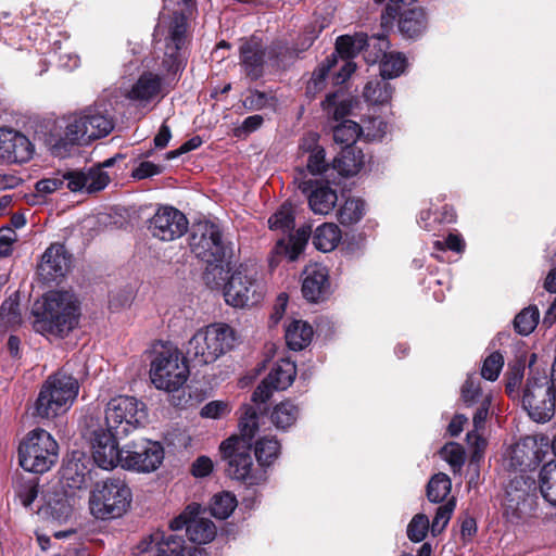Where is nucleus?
Returning a JSON list of instances; mask_svg holds the SVG:
<instances>
[{
    "label": "nucleus",
    "instance_id": "f257e3e1",
    "mask_svg": "<svg viewBox=\"0 0 556 556\" xmlns=\"http://www.w3.org/2000/svg\"><path fill=\"white\" fill-rule=\"evenodd\" d=\"M113 128V119L104 110L89 106L58 119L49 131L47 143L55 156L62 157L71 148L89 144L108 136Z\"/></svg>",
    "mask_w": 556,
    "mask_h": 556
},
{
    "label": "nucleus",
    "instance_id": "f03ea898",
    "mask_svg": "<svg viewBox=\"0 0 556 556\" xmlns=\"http://www.w3.org/2000/svg\"><path fill=\"white\" fill-rule=\"evenodd\" d=\"M240 435H232L220 444L223 459L227 462V473L230 478L243 481L248 485H257L267 479V471L258 465L254 467L251 441L257 429V413L251 405L242 407L239 421Z\"/></svg>",
    "mask_w": 556,
    "mask_h": 556
},
{
    "label": "nucleus",
    "instance_id": "7ed1b4c3",
    "mask_svg": "<svg viewBox=\"0 0 556 556\" xmlns=\"http://www.w3.org/2000/svg\"><path fill=\"white\" fill-rule=\"evenodd\" d=\"M238 340L239 336L231 326L213 323L198 329L189 339L187 354L198 364H212L231 351Z\"/></svg>",
    "mask_w": 556,
    "mask_h": 556
},
{
    "label": "nucleus",
    "instance_id": "20e7f679",
    "mask_svg": "<svg viewBox=\"0 0 556 556\" xmlns=\"http://www.w3.org/2000/svg\"><path fill=\"white\" fill-rule=\"evenodd\" d=\"M79 384L76 378L59 371L50 376L42 384L35 402V415L53 419L66 413L78 395Z\"/></svg>",
    "mask_w": 556,
    "mask_h": 556
},
{
    "label": "nucleus",
    "instance_id": "39448f33",
    "mask_svg": "<svg viewBox=\"0 0 556 556\" xmlns=\"http://www.w3.org/2000/svg\"><path fill=\"white\" fill-rule=\"evenodd\" d=\"M76 298L68 291H50L43 298L41 319L37 320L38 330L63 337L78 323Z\"/></svg>",
    "mask_w": 556,
    "mask_h": 556
},
{
    "label": "nucleus",
    "instance_id": "423d86ee",
    "mask_svg": "<svg viewBox=\"0 0 556 556\" xmlns=\"http://www.w3.org/2000/svg\"><path fill=\"white\" fill-rule=\"evenodd\" d=\"M132 494L127 483L119 478L97 482L89 495V509L101 520L122 517L129 508Z\"/></svg>",
    "mask_w": 556,
    "mask_h": 556
},
{
    "label": "nucleus",
    "instance_id": "0eeeda50",
    "mask_svg": "<svg viewBox=\"0 0 556 556\" xmlns=\"http://www.w3.org/2000/svg\"><path fill=\"white\" fill-rule=\"evenodd\" d=\"M189 377V367L178 348L162 344L154 351L150 366V379L159 390H179Z\"/></svg>",
    "mask_w": 556,
    "mask_h": 556
},
{
    "label": "nucleus",
    "instance_id": "6e6552de",
    "mask_svg": "<svg viewBox=\"0 0 556 556\" xmlns=\"http://www.w3.org/2000/svg\"><path fill=\"white\" fill-rule=\"evenodd\" d=\"M21 467L29 472L45 473L59 459V444L45 429L29 431L18 446Z\"/></svg>",
    "mask_w": 556,
    "mask_h": 556
},
{
    "label": "nucleus",
    "instance_id": "1a4fd4ad",
    "mask_svg": "<svg viewBox=\"0 0 556 556\" xmlns=\"http://www.w3.org/2000/svg\"><path fill=\"white\" fill-rule=\"evenodd\" d=\"M266 294V288L255 268L238 266L224 286L225 302L236 308H249L260 304Z\"/></svg>",
    "mask_w": 556,
    "mask_h": 556
},
{
    "label": "nucleus",
    "instance_id": "9d476101",
    "mask_svg": "<svg viewBox=\"0 0 556 556\" xmlns=\"http://www.w3.org/2000/svg\"><path fill=\"white\" fill-rule=\"evenodd\" d=\"M534 357L535 355H532V358ZM529 368L530 371L522 394V405L533 420L545 422L554 416L555 410L551 380L546 375V369L534 366L533 359L530 361Z\"/></svg>",
    "mask_w": 556,
    "mask_h": 556
},
{
    "label": "nucleus",
    "instance_id": "9b49d317",
    "mask_svg": "<svg viewBox=\"0 0 556 556\" xmlns=\"http://www.w3.org/2000/svg\"><path fill=\"white\" fill-rule=\"evenodd\" d=\"M106 430L126 437L142 427L147 420L146 405L134 396L118 395L111 399L104 409Z\"/></svg>",
    "mask_w": 556,
    "mask_h": 556
},
{
    "label": "nucleus",
    "instance_id": "f8f14e48",
    "mask_svg": "<svg viewBox=\"0 0 556 556\" xmlns=\"http://www.w3.org/2000/svg\"><path fill=\"white\" fill-rule=\"evenodd\" d=\"M187 21L182 12L174 11L173 15L161 13L154 30L155 39L164 41L165 51L163 65L167 71L178 68V53L186 41Z\"/></svg>",
    "mask_w": 556,
    "mask_h": 556
},
{
    "label": "nucleus",
    "instance_id": "ddd939ff",
    "mask_svg": "<svg viewBox=\"0 0 556 556\" xmlns=\"http://www.w3.org/2000/svg\"><path fill=\"white\" fill-rule=\"evenodd\" d=\"M164 459V448L159 442L141 440L123 447L121 467L137 472H152Z\"/></svg>",
    "mask_w": 556,
    "mask_h": 556
},
{
    "label": "nucleus",
    "instance_id": "4468645a",
    "mask_svg": "<svg viewBox=\"0 0 556 556\" xmlns=\"http://www.w3.org/2000/svg\"><path fill=\"white\" fill-rule=\"evenodd\" d=\"M190 248L204 262L219 261L226 256V247L219 227L211 222H200L192 227Z\"/></svg>",
    "mask_w": 556,
    "mask_h": 556
},
{
    "label": "nucleus",
    "instance_id": "2eb2a0df",
    "mask_svg": "<svg viewBox=\"0 0 556 556\" xmlns=\"http://www.w3.org/2000/svg\"><path fill=\"white\" fill-rule=\"evenodd\" d=\"M186 528L192 543L205 544L216 535V527L208 518L202 516L201 506L197 503L188 505L185 510L170 521L172 530Z\"/></svg>",
    "mask_w": 556,
    "mask_h": 556
},
{
    "label": "nucleus",
    "instance_id": "dca6fc26",
    "mask_svg": "<svg viewBox=\"0 0 556 556\" xmlns=\"http://www.w3.org/2000/svg\"><path fill=\"white\" fill-rule=\"evenodd\" d=\"M94 463L102 469H113L122 465L123 448H118L117 439L122 438L101 427L90 429L88 434Z\"/></svg>",
    "mask_w": 556,
    "mask_h": 556
},
{
    "label": "nucleus",
    "instance_id": "f3484780",
    "mask_svg": "<svg viewBox=\"0 0 556 556\" xmlns=\"http://www.w3.org/2000/svg\"><path fill=\"white\" fill-rule=\"evenodd\" d=\"M188 228L186 216L172 206H162L149 220V230L162 241H173L181 237Z\"/></svg>",
    "mask_w": 556,
    "mask_h": 556
},
{
    "label": "nucleus",
    "instance_id": "a211bd4d",
    "mask_svg": "<svg viewBox=\"0 0 556 556\" xmlns=\"http://www.w3.org/2000/svg\"><path fill=\"white\" fill-rule=\"evenodd\" d=\"M296 375V367L290 359H280L271 367L267 377L258 384L253 392L254 403H265L274 391L286 390L291 386Z\"/></svg>",
    "mask_w": 556,
    "mask_h": 556
},
{
    "label": "nucleus",
    "instance_id": "6ab92c4d",
    "mask_svg": "<svg viewBox=\"0 0 556 556\" xmlns=\"http://www.w3.org/2000/svg\"><path fill=\"white\" fill-rule=\"evenodd\" d=\"M34 154V146L22 132L0 127V161L9 164L26 163Z\"/></svg>",
    "mask_w": 556,
    "mask_h": 556
},
{
    "label": "nucleus",
    "instance_id": "aec40b11",
    "mask_svg": "<svg viewBox=\"0 0 556 556\" xmlns=\"http://www.w3.org/2000/svg\"><path fill=\"white\" fill-rule=\"evenodd\" d=\"M61 174L64 185L72 192L94 193L103 190L110 182V176L101 167L73 169Z\"/></svg>",
    "mask_w": 556,
    "mask_h": 556
},
{
    "label": "nucleus",
    "instance_id": "412c9836",
    "mask_svg": "<svg viewBox=\"0 0 556 556\" xmlns=\"http://www.w3.org/2000/svg\"><path fill=\"white\" fill-rule=\"evenodd\" d=\"M367 45L366 34H356L355 36H340L336 42V55L339 54L342 61L339 72L334 75L336 85L343 84L356 70L352 59L359 53Z\"/></svg>",
    "mask_w": 556,
    "mask_h": 556
},
{
    "label": "nucleus",
    "instance_id": "4be33fe9",
    "mask_svg": "<svg viewBox=\"0 0 556 556\" xmlns=\"http://www.w3.org/2000/svg\"><path fill=\"white\" fill-rule=\"evenodd\" d=\"M175 531L170 528L167 531H154L138 545L139 552L150 556H179L187 542Z\"/></svg>",
    "mask_w": 556,
    "mask_h": 556
},
{
    "label": "nucleus",
    "instance_id": "5701e85b",
    "mask_svg": "<svg viewBox=\"0 0 556 556\" xmlns=\"http://www.w3.org/2000/svg\"><path fill=\"white\" fill-rule=\"evenodd\" d=\"M70 268V257L64 245L51 244L41 257L38 275L45 282H54L63 278Z\"/></svg>",
    "mask_w": 556,
    "mask_h": 556
},
{
    "label": "nucleus",
    "instance_id": "b1692460",
    "mask_svg": "<svg viewBox=\"0 0 556 556\" xmlns=\"http://www.w3.org/2000/svg\"><path fill=\"white\" fill-rule=\"evenodd\" d=\"M329 274L321 264H309L303 271L302 293L309 302H319L329 294Z\"/></svg>",
    "mask_w": 556,
    "mask_h": 556
},
{
    "label": "nucleus",
    "instance_id": "393cba45",
    "mask_svg": "<svg viewBox=\"0 0 556 556\" xmlns=\"http://www.w3.org/2000/svg\"><path fill=\"white\" fill-rule=\"evenodd\" d=\"M162 88L163 79L160 75L144 72L129 88L124 89L123 94L128 100L144 105L159 98Z\"/></svg>",
    "mask_w": 556,
    "mask_h": 556
},
{
    "label": "nucleus",
    "instance_id": "a878e982",
    "mask_svg": "<svg viewBox=\"0 0 556 556\" xmlns=\"http://www.w3.org/2000/svg\"><path fill=\"white\" fill-rule=\"evenodd\" d=\"M265 55L266 52L262 42L255 38L247 40L241 45V64L248 76L253 79L262 76Z\"/></svg>",
    "mask_w": 556,
    "mask_h": 556
},
{
    "label": "nucleus",
    "instance_id": "bb28decb",
    "mask_svg": "<svg viewBox=\"0 0 556 556\" xmlns=\"http://www.w3.org/2000/svg\"><path fill=\"white\" fill-rule=\"evenodd\" d=\"M84 459L85 455L83 453L75 452L64 464L61 472V482L64 488L79 490L86 485L88 469Z\"/></svg>",
    "mask_w": 556,
    "mask_h": 556
},
{
    "label": "nucleus",
    "instance_id": "cd10ccee",
    "mask_svg": "<svg viewBox=\"0 0 556 556\" xmlns=\"http://www.w3.org/2000/svg\"><path fill=\"white\" fill-rule=\"evenodd\" d=\"M534 480L523 475L513 477L506 486L504 505L513 510H518L525 504L530 492L534 490Z\"/></svg>",
    "mask_w": 556,
    "mask_h": 556
},
{
    "label": "nucleus",
    "instance_id": "c85d7f7f",
    "mask_svg": "<svg viewBox=\"0 0 556 556\" xmlns=\"http://www.w3.org/2000/svg\"><path fill=\"white\" fill-rule=\"evenodd\" d=\"M311 236L309 227L299 228L295 233L291 235L288 240L280 239L278 240L274 253L276 255H283L289 261L293 262L298 260V257L304 251L308 238Z\"/></svg>",
    "mask_w": 556,
    "mask_h": 556
},
{
    "label": "nucleus",
    "instance_id": "c756f323",
    "mask_svg": "<svg viewBox=\"0 0 556 556\" xmlns=\"http://www.w3.org/2000/svg\"><path fill=\"white\" fill-rule=\"evenodd\" d=\"M365 165V155L356 147L343 148L333 160V168L342 176H354Z\"/></svg>",
    "mask_w": 556,
    "mask_h": 556
},
{
    "label": "nucleus",
    "instance_id": "7c9ffc66",
    "mask_svg": "<svg viewBox=\"0 0 556 556\" xmlns=\"http://www.w3.org/2000/svg\"><path fill=\"white\" fill-rule=\"evenodd\" d=\"M490 399L486 396L473 415V430L467 433V443L473 448V458L480 457L486 441L479 433L484 428L489 415Z\"/></svg>",
    "mask_w": 556,
    "mask_h": 556
},
{
    "label": "nucleus",
    "instance_id": "2f4dec72",
    "mask_svg": "<svg viewBox=\"0 0 556 556\" xmlns=\"http://www.w3.org/2000/svg\"><path fill=\"white\" fill-rule=\"evenodd\" d=\"M341 239L340 228L333 223H325L315 229L313 244L321 252H331L338 247Z\"/></svg>",
    "mask_w": 556,
    "mask_h": 556
},
{
    "label": "nucleus",
    "instance_id": "473e14b6",
    "mask_svg": "<svg viewBox=\"0 0 556 556\" xmlns=\"http://www.w3.org/2000/svg\"><path fill=\"white\" fill-rule=\"evenodd\" d=\"M427 27V17L422 9H412L404 12L399 21L400 31L408 38L421 35Z\"/></svg>",
    "mask_w": 556,
    "mask_h": 556
},
{
    "label": "nucleus",
    "instance_id": "72a5a7b5",
    "mask_svg": "<svg viewBox=\"0 0 556 556\" xmlns=\"http://www.w3.org/2000/svg\"><path fill=\"white\" fill-rule=\"evenodd\" d=\"M313 337V328L303 320H293L286 329V341L290 349L296 351L307 346Z\"/></svg>",
    "mask_w": 556,
    "mask_h": 556
},
{
    "label": "nucleus",
    "instance_id": "f704fd0d",
    "mask_svg": "<svg viewBox=\"0 0 556 556\" xmlns=\"http://www.w3.org/2000/svg\"><path fill=\"white\" fill-rule=\"evenodd\" d=\"M254 453L258 466L266 470L278 458L280 443L274 437H263L256 441Z\"/></svg>",
    "mask_w": 556,
    "mask_h": 556
},
{
    "label": "nucleus",
    "instance_id": "c9c22d12",
    "mask_svg": "<svg viewBox=\"0 0 556 556\" xmlns=\"http://www.w3.org/2000/svg\"><path fill=\"white\" fill-rule=\"evenodd\" d=\"M338 201L334 190L329 187H319L315 189L308 197V204L315 214H328L333 210Z\"/></svg>",
    "mask_w": 556,
    "mask_h": 556
},
{
    "label": "nucleus",
    "instance_id": "e433bc0d",
    "mask_svg": "<svg viewBox=\"0 0 556 556\" xmlns=\"http://www.w3.org/2000/svg\"><path fill=\"white\" fill-rule=\"evenodd\" d=\"M539 483L545 501L556 506V462H548L542 467Z\"/></svg>",
    "mask_w": 556,
    "mask_h": 556
},
{
    "label": "nucleus",
    "instance_id": "4c0bfd02",
    "mask_svg": "<svg viewBox=\"0 0 556 556\" xmlns=\"http://www.w3.org/2000/svg\"><path fill=\"white\" fill-rule=\"evenodd\" d=\"M299 414L300 409L295 404L285 401L274 407L270 419L277 428L287 429L294 425Z\"/></svg>",
    "mask_w": 556,
    "mask_h": 556
},
{
    "label": "nucleus",
    "instance_id": "58836bf2",
    "mask_svg": "<svg viewBox=\"0 0 556 556\" xmlns=\"http://www.w3.org/2000/svg\"><path fill=\"white\" fill-rule=\"evenodd\" d=\"M392 87L386 79L368 81L364 88L363 97L371 104H386L391 100Z\"/></svg>",
    "mask_w": 556,
    "mask_h": 556
},
{
    "label": "nucleus",
    "instance_id": "ea45409f",
    "mask_svg": "<svg viewBox=\"0 0 556 556\" xmlns=\"http://www.w3.org/2000/svg\"><path fill=\"white\" fill-rule=\"evenodd\" d=\"M406 67V58L399 52L384 53L380 61V74L383 79L400 76Z\"/></svg>",
    "mask_w": 556,
    "mask_h": 556
},
{
    "label": "nucleus",
    "instance_id": "a19ab883",
    "mask_svg": "<svg viewBox=\"0 0 556 556\" xmlns=\"http://www.w3.org/2000/svg\"><path fill=\"white\" fill-rule=\"evenodd\" d=\"M361 135H363V127L350 119L343 121L333 128L334 141L344 144V148L354 147L353 144Z\"/></svg>",
    "mask_w": 556,
    "mask_h": 556
},
{
    "label": "nucleus",
    "instance_id": "79ce46f5",
    "mask_svg": "<svg viewBox=\"0 0 556 556\" xmlns=\"http://www.w3.org/2000/svg\"><path fill=\"white\" fill-rule=\"evenodd\" d=\"M206 267L203 275V279L205 283L211 289H218L222 286H225V281L227 278L228 269L227 264L225 263V258H222L219 261H211L205 262Z\"/></svg>",
    "mask_w": 556,
    "mask_h": 556
},
{
    "label": "nucleus",
    "instance_id": "37998d69",
    "mask_svg": "<svg viewBox=\"0 0 556 556\" xmlns=\"http://www.w3.org/2000/svg\"><path fill=\"white\" fill-rule=\"evenodd\" d=\"M338 63L336 59V54L332 53L330 56H327L326 61L321 63L312 75V78L308 80L306 86V93L311 97H314L317 92L323 90L325 87V79L329 73V71Z\"/></svg>",
    "mask_w": 556,
    "mask_h": 556
},
{
    "label": "nucleus",
    "instance_id": "c03bdc74",
    "mask_svg": "<svg viewBox=\"0 0 556 556\" xmlns=\"http://www.w3.org/2000/svg\"><path fill=\"white\" fill-rule=\"evenodd\" d=\"M236 496L230 492H220L215 494L211 502V513L215 518H228L237 507Z\"/></svg>",
    "mask_w": 556,
    "mask_h": 556
},
{
    "label": "nucleus",
    "instance_id": "a18cd8bd",
    "mask_svg": "<svg viewBox=\"0 0 556 556\" xmlns=\"http://www.w3.org/2000/svg\"><path fill=\"white\" fill-rule=\"evenodd\" d=\"M324 111L334 121L346 116L351 110V102L343 99V93L337 91L329 93L321 103Z\"/></svg>",
    "mask_w": 556,
    "mask_h": 556
},
{
    "label": "nucleus",
    "instance_id": "49530a36",
    "mask_svg": "<svg viewBox=\"0 0 556 556\" xmlns=\"http://www.w3.org/2000/svg\"><path fill=\"white\" fill-rule=\"evenodd\" d=\"M365 214V202L362 199L350 198L340 207L338 218L343 225H352L362 219Z\"/></svg>",
    "mask_w": 556,
    "mask_h": 556
},
{
    "label": "nucleus",
    "instance_id": "de8ad7c7",
    "mask_svg": "<svg viewBox=\"0 0 556 556\" xmlns=\"http://www.w3.org/2000/svg\"><path fill=\"white\" fill-rule=\"evenodd\" d=\"M451 480L445 473L434 475L428 483L427 496L430 502L440 503L451 492Z\"/></svg>",
    "mask_w": 556,
    "mask_h": 556
},
{
    "label": "nucleus",
    "instance_id": "09e8293b",
    "mask_svg": "<svg viewBox=\"0 0 556 556\" xmlns=\"http://www.w3.org/2000/svg\"><path fill=\"white\" fill-rule=\"evenodd\" d=\"M268 225L271 230H279L281 232H289L294 227V213L290 204H282L280 208L273 214L268 219Z\"/></svg>",
    "mask_w": 556,
    "mask_h": 556
},
{
    "label": "nucleus",
    "instance_id": "8fccbe9b",
    "mask_svg": "<svg viewBox=\"0 0 556 556\" xmlns=\"http://www.w3.org/2000/svg\"><path fill=\"white\" fill-rule=\"evenodd\" d=\"M539 321V309L535 306H529L522 309L514 320L515 329L522 336L530 334Z\"/></svg>",
    "mask_w": 556,
    "mask_h": 556
},
{
    "label": "nucleus",
    "instance_id": "3c124183",
    "mask_svg": "<svg viewBox=\"0 0 556 556\" xmlns=\"http://www.w3.org/2000/svg\"><path fill=\"white\" fill-rule=\"evenodd\" d=\"M243 104L249 110H263L270 109L275 110L277 105V100L274 96L261 92V91H251L244 99Z\"/></svg>",
    "mask_w": 556,
    "mask_h": 556
},
{
    "label": "nucleus",
    "instance_id": "603ef678",
    "mask_svg": "<svg viewBox=\"0 0 556 556\" xmlns=\"http://www.w3.org/2000/svg\"><path fill=\"white\" fill-rule=\"evenodd\" d=\"M454 508L455 503L453 501H448L437 508L435 516L430 526L433 535H438L444 530L452 517Z\"/></svg>",
    "mask_w": 556,
    "mask_h": 556
},
{
    "label": "nucleus",
    "instance_id": "864d4df0",
    "mask_svg": "<svg viewBox=\"0 0 556 556\" xmlns=\"http://www.w3.org/2000/svg\"><path fill=\"white\" fill-rule=\"evenodd\" d=\"M430 529V522L425 514H417L408 523L407 536L414 542H421L428 530Z\"/></svg>",
    "mask_w": 556,
    "mask_h": 556
},
{
    "label": "nucleus",
    "instance_id": "5fc2aeb1",
    "mask_svg": "<svg viewBox=\"0 0 556 556\" xmlns=\"http://www.w3.org/2000/svg\"><path fill=\"white\" fill-rule=\"evenodd\" d=\"M503 365L504 358L502 354L494 352L484 359L481 376L486 380L495 381L500 376Z\"/></svg>",
    "mask_w": 556,
    "mask_h": 556
},
{
    "label": "nucleus",
    "instance_id": "6e6d98bb",
    "mask_svg": "<svg viewBox=\"0 0 556 556\" xmlns=\"http://www.w3.org/2000/svg\"><path fill=\"white\" fill-rule=\"evenodd\" d=\"M441 456L451 465L454 471L460 469L465 462L464 450L455 442L445 444L441 450Z\"/></svg>",
    "mask_w": 556,
    "mask_h": 556
},
{
    "label": "nucleus",
    "instance_id": "4d7b16f0",
    "mask_svg": "<svg viewBox=\"0 0 556 556\" xmlns=\"http://www.w3.org/2000/svg\"><path fill=\"white\" fill-rule=\"evenodd\" d=\"M0 320L5 326H13L21 321L16 300L10 298L2 303L0 307Z\"/></svg>",
    "mask_w": 556,
    "mask_h": 556
},
{
    "label": "nucleus",
    "instance_id": "13d9d810",
    "mask_svg": "<svg viewBox=\"0 0 556 556\" xmlns=\"http://www.w3.org/2000/svg\"><path fill=\"white\" fill-rule=\"evenodd\" d=\"M230 413V406L224 401H211L200 410V416L210 419H220Z\"/></svg>",
    "mask_w": 556,
    "mask_h": 556
},
{
    "label": "nucleus",
    "instance_id": "bf43d9fd",
    "mask_svg": "<svg viewBox=\"0 0 556 556\" xmlns=\"http://www.w3.org/2000/svg\"><path fill=\"white\" fill-rule=\"evenodd\" d=\"M480 379L476 375L468 376L462 388V399L467 405L473 404L480 396Z\"/></svg>",
    "mask_w": 556,
    "mask_h": 556
},
{
    "label": "nucleus",
    "instance_id": "052dcab7",
    "mask_svg": "<svg viewBox=\"0 0 556 556\" xmlns=\"http://www.w3.org/2000/svg\"><path fill=\"white\" fill-rule=\"evenodd\" d=\"M388 130V124L379 117L368 119L363 127V135L368 140L381 139Z\"/></svg>",
    "mask_w": 556,
    "mask_h": 556
},
{
    "label": "nucleus",
    "instance_id": "680f3d73",
    "mask_svg": "<svg viewBox=\"0 0 556 556\" xmlns=\"http://www.w3.org/2000/svg\"><path fill=\"white\" fill-rule=\"evenodd\" d=\"M64 186V179L59 172L54 176L40 179L36 182V191L41 194H50L60 190Z\"/></svg>",
    "mask_w": 556,
    "mask_h": 556
},
{
    "label": "nucleus",
    "instance_id": "e2e57ef3",
    "mask_svg": "<svg viewBox=\"0 0 556 556\" xmlns=\"http://www.w3.org/2000/svg\"><path fill=\"white\" fill-rule=\"evenodd\" d=\"M306 168L312 175H319L327 168L323 147L308 153Z\"/></svg>",
    "mask_w": 556,
    "mask_h": 556
},
{
    "label": "nucleus",
    "instance_id": "0e129e2a",
    "mask_svg": "<svg viewBox=\"0 0 556 556\" xmlns=\"http://www.w3.org/2000/svg\"><path fill=\"white\" fill-rule=\"evenodd\" d=\"M434 248L439 251H445L446 249L460 253L465 249V241L458 233H450L444 241L437 240Z\"/></svg>",
    "mask_w": 556,
    "mask_h": 556
},
{
    "label": "nucleus",
    "instance_id": "69168bd1",
    "mask_svg": "<svg viewBox=\"0 0 556 556\" xmlns=\"http://www.w3.org/2000/svg\"><path fill=\"white\" fill-rule=\"evenodd\" d=\"M523 377L521 365L513 366L507 374L506 391L511 396L518 389Z\"/></svg>",
    "mask_w": 556,
    "mask_h": 556
},
{
    "label": "nucleus",
    "instance_id": "338daca9",
    "mask_svg": "<svg viewBox=\"0 0 556 556\" xmlns=\"http://www.w3.org/2000/svg\"><path fill=\"white\" fill-rule=\"evenodd\" d=\"M213 470V462L206 456L198 457L192 464V475L198 478L208 476Z\"/></svg>",
    "mask_w": 556,
    "mask_h": 556
},
{
    "label": "nucleus",
    "instance_id": "774afa93",
    "mask_svg": "<svg viewBox=\"0 0 556 556\" xmlns=\"http://www.w3.org/2000/svg\"><path fill=\"white\" fill-rule=\"evenodd\" d=\"M161 173L160 166L151 163V162H142L140 165L135 169L134 176L138 179H144L147 177L157 175Z\"/></svg>",
    "mask_w": 556,
    "mask_h": 556
}]
</instances>
